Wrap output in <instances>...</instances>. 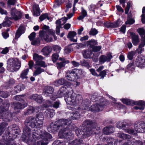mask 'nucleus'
<instances>
[{
	"label": "nucleus",
	"instance_id": "10",
	"mask_svg": "<svg viewBox=\"0 0 145 145\" xmlns=\"http://www.w3.org/2000/svg\"><path fill=\"white\" fill-rule=\"evenodd\" d=\"M85 45L87 46L89 45V47L91 49L92 51L94 52H98L101 49L100 46H97L98 42L94 39H91L86 42Z\"/></svg>",
	"mask_w": 145,
	"mask_h": 145
},
{
	"label": "nucleus",
	"instance_id": "45",
	"mask_svg": "<svg viewBox=\"0 0 145 145\" xmlns=\"http://www.w3.org/2000/svg\"><path fill=\"white\" fill-rule=\"evenodd\" d=\"M136 52L134 51H132L129 52L127 55V57L130 60H132L134 56L135 55Z\"/></svg>",
	"mask_w": 145,
	"mask_h": 145
},
{
	"label": "nucleus",
	"instance_id": "56",
	"mask_svg": "<svg viewBox=\"0 0 145 145\" xmlns=\"http://www.w3.org/2000/svg\"><path fill=\"white\" fill-rule=\"evenodd\" d=\"M12 23L9 20H6L3 23V26L4 27H9Z\"/></svg>",
	"mask_w": 145,
	"mask_h": 145
},
{
	"label": "nucleus",
	"instance_id": "38",
	"mask_svg": "<svg viewBox=\"0 0 145 145\" xmlns=\"http://www.w3.org/2000/svg\"><path fill=\"white\" fill-rule=\"evenodd\" d=\"M118 136L123 139H129L131 138L129 135L121 133H118Z\"/></svg>",
	"mask_w": 145,
	"mask_h": 145
},
{
	"label": "nucleus",
	"instance_id": "59",
	"mask_svg": "<svg viewBox=\"0 0 145 145\" xmlns=\"http://www.w3.org/2000/svg\"><path fill=\"white\" fill-rule=\"evenodd\" d=\"M64 0H56V2L54 5V6L56 7H59L61 3L64 2Z\"/></svg>",
	"mask_w": 145,
	"mask_h": 145
},
{
	"label": "nucleus",
	"instance_id": "39",
	"mask_svg": "<svg viewBox=\"0 0 145 145\" xmlns=\"http://www.w3.org/2000/svg\"><path fill=\"white\" fill-rule=\"evenodd\" d=\"M78 111H76L75 112H74L72 113L71 117V119L73 120H76L79 119L80 118V114Z\"/></svg>",
	"mask_w": 145,
	"mask_h": 145
},
{
	"label": "nucleus",
	"instance_id": "43",
	"mask_svg": "<svg viewBox=\"0 0 145 145\" xmlns=\"http://www.w3.org/2000/svg\"><path fill=\"white\" fill-rule=\"evenodd\" d=\"M29 71V69L28 68L24 70L21 74V77L23 79L25 78H27V77L26 76L27 74Z\"/></svg>",
	"mask_w": 145,
	"mask_h": 145
},
{
	"label": "nucleus",
	"instance_id": "30",
	"mask_svg": "<svg viewBox=\"0 0 145 145\" xmlns=\"http://www.w3.org/2000/svg\"><path fill=\"white\" fill-rule=\"evenodd\" d=\"M38 110L37 107H35L33 106H30L28 109L25 112V115H29L34 112H37Z\"/></svg>",
	"mask_w": 145,
	"mask_h": 145
},
{
	"label": "nucleus",
	"instance_id": "17",
	"mask_svg": "<svg viewBox=\"0 0 145 145\" xmlns=\"http://www.w3.org/2000/svg\"><path fill=\"white\" fill-rule=\"evenodd\" d=\"M51 136V137L50 138H48L47 139V140H45L43 138H46V137H45L44 136H43V138H42V136H40V135H38L39 136V139L37 140L36 141V144L35 145H47V143L46 142H44V141L46 142V141H48L49 139H51L52 138V136L49 134Z\"/></svg>",
	"mask_w": 145,
	"mask_h": 145
},
{
	"label": "nucleus",
	"instance_id": "29",
	"mask_svg": "<svg viewBox=\"0 0 145 145\" xmlns=\"http://www.w3.org/2000/svg\"><path fill=\"white\" fill-rule=\"evenodd\" d=\"M72 70L77 80L81 77V75L82 74L81 70L77 69H72Z\"/></svg>",
	"mask_w": 145,
	"mask_h": 145
},
{
	"label": "nucleus",
	"instance_id": "7",
	"mask_svg": "<svg viewBox=\"0 0 145 145\" xmlns=\"http://www.w3.org/2000/svg\"><path fill=\"white\" fill-rule=\"evenodd\" d=\"M122 102L127 105H136L137 106L134 107L136 110L140 109L143 110L144 109V106H145V101L139 102L137 101L135 102L133 100H122Z\"/></svg>",
	"mask_w": 145,
	"mask_h": 145
},
{
	"label": "nucleus",
	"instance_id": "35",
	"mask_svg": "<svg viewBox=\"0 0 145 145\" xmlns=\"http://www.w3.org/2000/svg\"><path fill=\"white\" fill-rule=\"evenodd\" d=\"M76 134L79 137L81 138H84V132L80 129H76L75 130Z\"/></svg>",
	"mask_w": 145,
	"mask_h": 145
},
{
	"label": "nucleus",
	"instance_id": "48",
	"mask_svg": "<svg viewBox=\"0 0 145 145\" xmlns=\"http://www.w3.org/2000/svg\"><path fill=\"white\" fill-rule=\"evenodd\" d=\"M72 48L70 46H66L64 49V52L65 54H68L71 52Z\"/></svg>",
	"mask_w": 145,
	"mask_h": 145
},
{
	"label": "nucleus",
	"instance_id": "47",
	"mask_svg": "<svg viewBox=\"0 0 145 145\" xmlns=\"http://www.w3.org/2000/svg\"><path fill=\"white\" fill-rule=\"evenodd\" d=\"M25 29L24 27L22 25H20L19 27V38L25 31Z\"/></svg>",
	"mask_w": 145,
	"mask_h": 145
},
{
	"label": "nucleus",
	"instance_id": "54",
	"mask_svg": "<svg viewBox=\"0 0 145 145\" xmlns=\"http://www.w3.org/2000/svg\"><path fill=\"white\" fill-rule=\"evenodd\" d=\"M39 18L41 21H42L46 19H47L48 20H49V18L48 16V14L47 13H45L41 15L39 17Z\"/></svg>",
	"mask_w": 145,
	"mask_h": 145
},
{
	"label": "nucleus",
	"instance_id": "22",
	"mask_svg": "<svg viewBox=\"0 0 145 145\" xmlns=\"http://www.w3.org/2000/svg\"><path fill=\"white\" fill-rule=\"evenodd\" d=\"M52 48L48 46H45L41 50L43 54L46 57H48L52 51Z\"/></svg>",
	"mask_w": 145,
	"mask_h": 145
},
{
	"label": "nucleus",
	"instance_id": "3",
	"mask_svg": "<svg viewBox=\"0 0 145 145\" xmlns=\"http://www.w3.org/2000/svg\"><path fill=\"white\" fill-rule=\"evenodd\" d=\"M44 118L42 114H39L37 116L36 118L32 116L27 117L25 122V125L32 128L40 127L42 126L43 123Z\"/></svg>",
	"mask_w": 145,
	"mask_h": 145
},
{
	"label": "nucleus",
	"instance_id": "58",
	"mask_svg": "<svg viewBox=\"0 0 145 145\" xmlns=\"http://www.w3.org/2000/svg\"><path fill=\"white\" fill-rule=\"evenodd\" d=\"M98 33L97 30H96L95 28H92L89 33V34L90 35H91L93 36L97 34Z\"/></svg>",
	"mask_w": 145,
	"mask_h": 145
},
{
	"label": "nucleus",
	"instance_id": "2",
	"mask_svg": "<svg viewBox=\"0 0 145 145\" xmlns=\"http://www.w3.org/2000/svg\"><path fill=\"white\" fill-rule=\"evenodd\" d=\"M59 125L60 130L59 133V136L61 138H65L68 140L72 138L73 135L68 129V127L69 123H71V121L68 120L61 119L57 121Z\"/></svg>",
	"mask_w": 145,
	"mask_h": 145
},
{
	"label": "nucleus",
	"instance_id": "15",
	"mask_svg": "<svg viewBox=\"0 0 145 145\" xmlns=\"http://www.w3.org/2000/svg\"><path fill=\"white\" fill-rule=\"evenodd\" d=\"M59 125L56 121L54 123H52L47 127V129L49 132L54 133L58 129H60Z\"/></svg>",
	"mask_w": 145,
	"mask_h": 145
},
{
	"label": "nucleus",
	"instance_id": "26",
	"mask_svg": "<svg viewBox=\"0 0 145 145\" xmlns=\"http://www.w3.org/2000/svg\"><path fill=\"white\" fill-rule=\"evenodd\" d=\"M18 11L15 8H12L11 10V14L12 17L9 18L10 19H14L15 20H17L18 19V17L17 16Z\"/></svg>",
	"mask_w": 145,
	"mask_h": 145
},
{
	"label": "nucleus",
	"instance_id": "36",
	"mask_svg": "<svg viewBox=\"0 0 145 145\" xmlns=\"http://www.w3.org/2000/svg\"><path fill=\"white\" fill-rule=\"evenodd\" d=\"M29 99L31 100H43V98L41 95L34 94L29 97Z\"/></svg>",
	"mask_w": 145,
	"mask_h": 145
},
{
	"label": "nucleus",
	"instance_id": "50",
	"mask_svg": "<svg viewBox=\"0 0 145 145\" xmlns=\"http://www.w3.org/2000/svg\"><path fill=\"white\" fill-rule=\"evenodd\" d=\"M9 95V94L7 92L1 91L0 92V96L4 98L7 97Z\"/></svg>",
	"mask_w": 145,
	"mask_h": 145
},
{
	"label": "nucleus",
	"instance_id": "21",
	"mask_svg": "<svg viewBox=\"0 0 145 145\" xmlns=\"http://www.w3.org/2000/svg\"><path fill=\"white\" fill-rule=\"evenodd\" d=\"M54 88L51 86H46L44 88L42 94L46 97L48 94H52L54 92Z\"/></svg>",
	"mask_w": 145,
	"mask_h": 145
},
{
	"label": "nucleus",
	"instance_id": "51",
	"mask_svg": "<svg viewBox=\"0 0 145 145\" xmlns=\"http://www.w3.org/2000/svg\"><path fill=\"white\" fill-rule=\"evenodd\" d=\"M58 54L54 53L52 55V60L54 63L55 62L59 57Z\"/></svg>",
	"mask_w": 145,
	"mask_h": 145
},
{
	"label": "nucleus",
	"instance_id": "61",
	"mask_svg": "<svg viewBox=\"0 0 145 145\" xmlns=\"http://www.w3.org/2000/svg\"><path fill=\"white\" fill-rule=\"evenodd\" d=\"M71 100H82V96L79 94H78L74 98L72 97V95L71 96Z\"/></svg>",
	"mask_w": 145,
	"mask_h": 145
},
{
	"label": "nucleus",
	"instance_id": "63",
	"mask_svg": "<svg viewBox=\"0 0 145 145\" xmlns=\"http://www.w3.org/2000/svg\"><path fill=\"white\" fill-rule=\"evenodd\" d=\"M36 36V33L35 32H33L31 33L29 36L28 37L30 41H32L35 39Z\"/></svg>",
	"mask_w": 145,
	"mask_h": 145
},
{
	"label": "nucleus",
	"instance_id": "13",
	"mask_svg": "<svg viewBox=\"0 0 145 145\" xmlns=\"http://www.w3.org/2000/svg\"><path fill=\"white\" fill-rule=\"evenodd\" d=\"M66 86H62L59 89V90L58 91L56 96V98H60L63 96L65 94H68V89L69 88L67 86V87Z\"/></svg>",
	"mask_w": 145,
	"mask_h": 145
},
{
	"label": "nucleus",
	"instance_id": "52",
	"mask_svg": "<svg viewBox=\"0 0 145 145\" xmlns=\"http://www.w3.org/2000/svg\"><path fill=\"white\" fill-rule=\"evenodd\" d=\"M7 126V124L5 122H3L0 125V136L4 131V129Z\"/></svg>",
	"mask_w": 145,
	"mask_h": 145
},
{
	"label": "nucleus",
	"instance_id": "14",
	"mask_svg": "<svg viewBox=\"0 0 145 145\" xmlns=\"http://www.w3.org/2000/svg\"><path fill=\"white\" fill-rule=\"evenodd\" d=\"M112 58L111 53H109L106 55H102L99 58V62L102 63H104L105 62H109Z\"/></svg>",
	"mask_w": 145,
	"mask_h": 145
},
{
	"label": "nucleus",
	"instance_id": "28",
	"mask_svg": "<svg viewBox=\"0 0 145 145\" xmlns=\"http://www.w3.org/2000/svg\"><path fill=\"white\" fill-rule=\"evenodd\" d=\"M54 110L52 109H48L45 111L44 115L48 118H51L54 114Z\"/></svg>",
	"mask_w": 145,
	"mask_h": 145
},
{
	"label": "nucleus",
	"instance_id": "34",
	"mask_svg": "<svg viewBox=\"0 0 145 145\" xmlns=\"http://www.w3.org/2000/svg\"><path fill=\"white\" fill-rule=\"evenodd\" d=\"M72 145H86V144L83 143L82 140L79 139H76L72 142Z\"/></svg>",
	"mask_w": 145,
	"mask_h": 145
},
{
	"label": "nucleus",
	"instance_id": "6",
	"mask_svg": "<svg viewBox=\"0 0 145 145\" xmlns=\"http://www.w3.org/2000/svg\"><path fill=\"white\" fill-rule=\"evenodd\" d=\"M18 59L17 58H11L8 59L7 62V68L8 70L11 72L17 71L18 68Z\"/></svg>",
	"mask_w": 145,
	"mask_h": 145
},
{
	"label": "nucleus",
	"instance_id": "18",
	"mask_svg": "<svg viewBox=\"0 0 145 145\" xmlns=\"http://www.w3.org/2000/svg\"><path fill=\"white\" fill-rule=\"evenodd\" d=\"M130 35L132 38V41L133 45L135 46L137 45L139 42L138 35L133 32L130 33Z\"/></svg>",
	"mask_w": 145,
	"mask_h": 145
},
{
	"label": "nucleus",
	"instance_id": "42",
	"mask_svg": "<svg viewBox=\"0 0 145 145\" xmlns=\"http://www.w3.org/2000/svg\"><path fill=\"white\" fill-rule=\"evenodd\" d=\"M120 20H118L116 21L109 24V26L111 27L114 28L119 26L120 24Z\"/></svg>",
	"mask_w": 145,
	"mask_h": 145
},
{
	"label": "nucleus",
	"instance_id": "40",
	"mask_svg": "<svg viewBox=\"0 0 145 145\" xmlns=\"http://www.w3.org/2000/svg\"><path fill=\"white\" fill-rule=\"evenodd\" d=\"M40 39L39 38H36L32 40L31 44L34 46H38L40 44Z\"/></svg>",
	"mask_w": 145,
	"mask_h": 145
},
{
	"label": "nucleus",
	"instance_id": "49",
	"mask_svg": "<svg viewBox=\"0 0 145 145\" xmlns=\"http://www.w3.org/2000/svg\"><path fill=\"white\" fill-rule=\"evenodd\" d=\"M35 65L36 67L37 65H38L44 68H45L47 66V65L46 64L45 62L42 60L36 63Z\"/></svg>",
	"mask_w": 145,
	"mask_h": 145
},
{
	"label": "nucleus",
	"instance_id": "37",
	"mask_svg": "<svg viewBox=\"0 0 145 145\" xmlns=\"http://www.w3.org/2000/svg\"><path fill=\"white\" fill-rule=\"evenodd\" d=\"M87 15V12L83 8H82V14L80 15L78 18L79 20H82Z\"/></svg>",
	"mask_w": 145,
	"mask_h": 145
},
{
	"label": "nucleus",
	"instance_id": "53",
	"mask_svg": "<svg viewBox=\"0 0 145 145\" xmlns=\"http://www.w3.org/2000/svg\"><path fill=\"white\" fill-rule=\"evenodd\" d=\"M80 63L82 66L86 67L88 68H89L90 67L88 62L86 60H84L81 61Z\"/></svg>",
	"mask_w": 145,
	"mask_h": 145
},
{
	"label": "nucleus",
	"instance_id": "8",
	"mask_svg": "<svg viewBox=\"0 0 145 145\" xmlns=\"http://www.w3.org/2000/svg\"><path fill=\"white\" fill-rule=\"evenodd\" d=\"M42 29L45 30V31L41 30L40 31L39 33V36L42 40H44L48 42H50L52 41V38L50 37L49 35H47V32L48 31L49 27L48 26L44 25L42 27Z\"/></svg>",
	"mask_w": 145,
	"mask_h": 145
},
{
	"label": "nucleus",
	"instance_id": "62",
	"mask_svg": "<svg viewBox=\"0 0 145 145\" xmlns=\"http://www.w3.org/2000/svg\"><path fill=\"white\" fill-rule=\"evenodd\" d=\"M59 102L58 101H57L55 102H54L53 104L48 105L46 107H48L49 106H52L56 108H57L59 107Z\"/></svg>",
	"mask_w": 145,
	"mask_h": 145
},
{
	"label": "nucleus",
	"instance_id": "11",
	"mask_svg": "<svg viewBox=\"0 0 145 145\" xmlns=\"http://www.w3.org/2000/svg\"><path fill=\"white\" fill-rule=\"evenodd\" d=\"M135 64L138 67L142 68L145 67V56L140 55L136 58Z\"/></svg>",
	"mask_w": 145,
	"mask_h": 145
},
{
	"label": "nucleus",
	"instance_id": "55",
	"mask_svg": "<svg viewBox=\"0 0 145 145\" xmlns=\"http://www.w3.org/2000/svg\"><path fill=\"white\" fill-rule=\"evenodd\" d=\"M65 101L68 105L73 106L76 105L77 103L76 100H65Z\"/></svg>",
	"mask_w": 145,
	"mask_h": 145
},
{
	"label": "nucleus",
	"instance_id": "5",
	"mask_svg": "<svg viewBox=\"0 0 145 145\" xmlns=\"http://www.w3.org/2000/svg\"><path fill=\"white\" fill-rule=\"evenodd\" d=\"M137 31L141 37V42L138 48L136 50V52L140 54L144 51V49L142 48L145 45V30L144 28L142 27L138 28Z\"/></svg>",
	"mask_w": 145,
	"mask_h": 145
},
{
	"label": "nucleus",
	"instance_id": "25",
	"mask_svg": "<svg viewBox=\"0 0 145 145\" xmlns=\"http://www.w3.org/2000/svg\"><path fill=\"white\" fill-rule=\"evenodd\" d=\"M33 14L37 16L40 14V9L39 6L37 5H35L33 6Z\"/></svg>",
	"mask_w": 145,
	"mask_h": 145
},
{
	"label": "nucleus",
	"instance_id": "64",
	"mask_svg": "<svg viewBox=\"0 0 145 145\" xmlns=\"http://www.w3.org/2000/svg\"><path fill=\"white\" fill-rule=\"evenodd\" d=\"M131 6V3L129 2H128L126 8L125 10V13L127 14L128 13Z\"/></svg>",
	"mask_w": 145,
	"mask_h": 145
},
{
	"label": "nucleus",
	"instance_id": "1",
	"mask_svg": "<svg viewBox=\"0 0 145 145\" xmlns=\"http://www.w3.org/2000/svg\"><path fill=\"white\" fill-rule=\"evenodd\" d=\"M22 138L24 141L27 142L30 145H35L36 144V141L39 139V136H42L43 138V135L46 137L44 138L46 140L48 138H50L51 136L49 133L44 131H42L40 129H34L33 133L31 134V129L26 127L24 129Z\"/></svg>",
	"mask_w": 145,
	"mask_h": 145
},
{
	"label": "nucleus",
	"instance_id": "31",
	"mask_svg": "<svg viewBox=\"0 0 145 145\" xmlns=\"http://www.w3.org/2000/svg\"><path fill=\"white\" fill-rule=\"evenodd\" d=\"M33 59L36 61V63L41 60H42L44 59L43 56L41 55H39L38 54L35 53L33 54Z\"/></svg>",
	"mask_w": 145,
	"mask_h": 145
},
{
	"label": "nucleus",
	"instance_id": "60",
	"mask_svg": "<svg viewBox=\"0 0 145 145\" xmlns=\"http://www.w3.org/2000/svg\"><path fill=\"white\" fill-rule=\"evenodd\" d=\"M14 83V80L13 79H10L8 81V82L7 83L6 86L7 88L10 87Z\"/></svg>",
	"mask_w": 145,
	"mask_h": 145
},
{
	"label": "nucleus",
	"instance_id": "16",
	"mask_svg": "<svg viewBox=\"0 0 145 145\" xmlns=\"http://www.w3.org/2000/svg\"><path fill=\"white\" fill-rule=\"evenodd\" d=\"M74 73L73 72L72 70L67 71L65 75V77L66 79L71 81H74L77 80Z\"/></svg>",
	"mask_w": 145,
	"mask_h": 145
},
{
	"label": "nucleus",
	"instance_id": "4",
	"mask_svg": "<svg viewBox=\"0 0 145 145\" xmlns=\"http://www.w3.org/2000/svg\"><path fill=\"white\" fill-rule=\"evenodd\" d=\"M134 130L133 129H129L125 130L128 133L136 135L137 133L145 132V123L143 121L137 122L134 125Z\"/></svg>",
	"mask_w": 145,
	"mask_h": 145
},
{
	"label": "nucleus",
	"instance_id": "41",
	"mask_svg": "<svg viewBox=\"0 0 145 145\" xmlns=\"http://www.w3.org/2000/svg\"><path fill=\"white\" fill-rule=\"evenodd\" d=\"M127 68L129 71L131 72H133L135 70L134 63L132 62L128 64Z\"/></svg>",
	"mask_w": 145,
	"mask_h": 145
},
{
	"label": "nucleus",
	"instance_id": "46",
	"mask_svg": "<svg viewBox=\"0 0 145 145\" xmlns=\"http://www.w3.org/2000/svg\"><path fill=\"white\" fill-rule=\"evenodd\" d=\"M125 124L124 122H118L116 124L117 127L120 129H125Z\"/></svg>",
	"mask_w": 145,
	"mask_h": 145
},
{
	"label": "nucleus",
	"instance_id": "32",
	"mask_svg": "<svg viewBox=\"0 0 145 145\" xmlns=\"http://www.w3.org/2000/svg\"><path fill=\"white\" fill-rule=\"evenodd\" d=\"M92 54V51L89 50H85L83 53L84 57L85 58H90Z\"/></svg>",
	"mask_w": 145,
	"mask_h": 145
},
{
	"label": "nucleus",
	"instance_id": "19",
	"mask_svg": "<svg viewBox=\"0 0 145 145\" xmlns=\"http://www.w3.org/2000/svg\"><path fill=\"white\" fill-rule=\"evenodd\" d=\"M59 59L62 61L60 63H56V66L58 69H60L64 67L66 63H68L69 62V60H66L63 58L60 57Z\"/></svg>",
	"mask_w": 145,
	"mask_h": 145
},
{
	"label": "nucleus",
	"instance_id": "57",
	"mask_svg": "<svg viewBox=\"0 0 145 145\" xmlns=\"http://www.w3.org/2000/svg\"><path fill=\"white\" fill-rule=\"evenodd\" d=\"M106 70H104L99 72V76L101 77V78L103 79L106 75Z\"/></svg>",
	"mask_w": 145,
	"mask_h": 145
},
{
	"label": "nucleus",
	"instance_id": "27",
	"mask_svg": "<svg viewBox=\"0 0 145 145\" xmlns=\"http://www.w3.org/2000/svg\"><path fill=\"white\" fill-rule=\"evenodd\" d=\"M34 67L36 69L33 73V76H37L41 72L44 71V69L41 68L40 67H37L35 65H34Z\"/></svg>",
	"mask_w": 145,
	"mask_h": 145
},
{
	"label": "nucleus",
	"instance_id": "44",
	"mask_svg": "<svg viewBox=\"0 0 145 145\" xmlns=\"http://www.w3.org/2000/svg\"><path fill=\"white\" fill-rule=\"evenodd\" d=\"M52 48L53 50L56 52V53L57 54H59L60 53L61 49L60 46L56 45H54L52 46Z\"/></svg>",
	"mask_w": 145,
	"mask_h": 145
},
{
	"label": "nucleus",
	"instance_id": "23",
	"mask_svg": "<svg viewBox=\"0 0 145 145\" xmlns=\"http://www.w3.org/2000/svg\"><path fill=\"white\" fill-rule=\"evenodd\" d=\"M76 33L74 31H70L67 35V37L70 39L71 41L76 42L77 41V38L74 39V38L76 36Z\"/></svg>",
	"mask_w": 145,
	"mask_h": 145
},
{
	"label": "nucleus",
	"instance_id": "24",
	"mask_svg": "<svg viewBox=\"0 0 145 145\" xmlns=\"http://www.w3.org/2000/svg\"><path fill=\"white\" fill-rule=\"evenodd\" d=\"M114 129V127L112 126H107L104 128L103 131L104 134L108 135L113 132Z\"/></svg>",
	"mask_w": 145,
	"mask_h": 145
},
{
	"label": "nucleus",
	"instance_id": "12",
	"mask_svg": "<svg viewBox=\"0 0 145 145\" xmlns=\"http://www.w3.org/2000/svg\"><path fill=\"white\" fill-rule=\"evenodd\" d=\"M53 84L56 87L60 85H63L65 86H69L70 83L67 81L64 78H61L58 80L55 81L53 83Z\"/></svg>",
	"mask_w": 145,
	"mask_h": 145
},
{
	"label": "nucleus",
	"instance_id": "9",
	"mask_svg": "<svg viewBox=\"0 0 145 145\" xmlns=\"http://www.w3.org/2000/svg\"><path fill=\"white\" fill-rule=\"evenodd\" d=\"M108 104L106 100L104 101L91 106L90 110L93 112H98L103 110V108Z\"/></svg>",
	"mask_w": 145,
	"mask_h": 145
},
{
	"label": "nucleus",
	"instance_id": "33",
	"mask_svg": "<svg viewBox=\"0 0 145 145\" xmlns=\"http://www.w3.org/2000/svg\"><path fill=\"white\" fill-rule=\"evenodd\" d=\"M94 127H93L92 129L91 128H87L86 130L84 131V137L86 136H89L93 133V131H94L93 130L94 129Z\"/></svg>",
	"mask_w": 145,
	"mask_h": 145
},
{
	"label": "nucleus",
	"instance_id": "20",
	"mask_svg": "<svg viewBox=\"0 0 145 145\" xmlns=\"http://www.w3.org/2000/svg\"><path fill=\"white\" fill-rule=\"evenodd\" d=\"M83 126L84 127L87 128H91L93 126H95V127L97 126V124L95 123H93L90 120H86L83 122Z\"/></svg>",
	"mask_w": 145,
	"mask_h": 145
}]
</instances>
